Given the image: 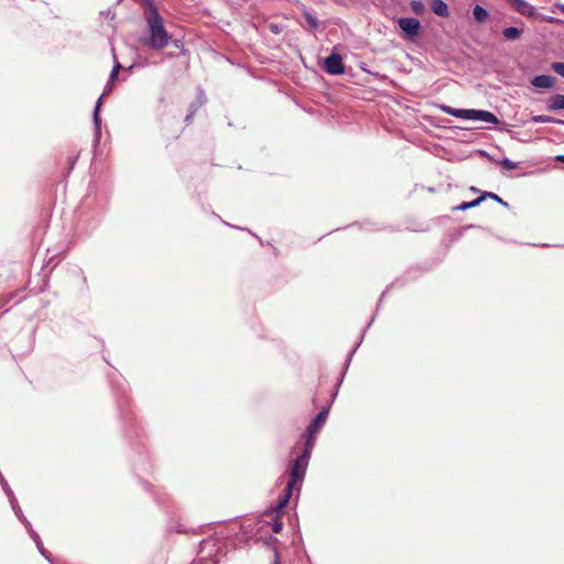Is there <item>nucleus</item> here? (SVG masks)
I'll list each match as a JSON object with an SVG mask.
<instances>
[{"label": "nucleus", "instance_id": "f257e3e1", "mask_svg": "<svg viewBox=\"0 0 564 564\" xmlns=\"http://www.w3.org/2000/svg\"><path fill=\"white\" fill-rule=\"evenodd\" d=\"M307 463L308 460H292L285 473L278 478L279 484L285 482V488L283 489L282 495H280L276 503L271 507V511L274 513V517L270 522L273 533H280L283 529L281 511L286 507L294 491H296L297 495L300 494L306 475Z\"/></svg>", "mask_w": 564, "mask_h": 564}, {"label": "nucleus", "instance_id": "f03ea898", "mask_svg": "<svg viewBox=\"0 0 564 564\" xmlns=\"http://www.w3.org/2000/svg\"><path fill=\"white\" fill-rule=\"evenodd\" d=\"M150 36L144 40V44L154 50H162L169 43V34L164 28L163 20L158 10L151 7L150 14L147 18Z\"/></svg>", "mask_w": 564, "mask_h": 564}, {"label": "nucleus", "instance_id": "7ed1b4c3", "mask_svg": "<svg viewBox=\"0 0 564 564\" xmlns=\"http://www.w3.org/2000/svg\"><path fill=\"white\" fill-rule=\"evenodd\" d=\"M226 555L227 542L223 539L210 536L200 542L197 558L219 564Z\"/></svg>", "mask_w": 564, "mask_h": 564}, {"label": "nucleus", "instance_id": "20e7f679", "mask_svg": "<svg viewBox=\"0 0 564 564\" xmlns=\"http://www.w3.org/2000/svg\"><path fill=\"white\" fill-rule=\"evenodd\" d=\"M444 113L467 120H481L488 123H498V118L490 111L475 109H456L446 105L441 106Z\"/></svg>", "mask_w": 564, "mask_h": 564}, {"label": "nucleus", "instance_id": "39448f33", "mask_svg": "<svg viewBox=\"0 0 564 564\" xmlns=\"http://www.w3.org/2000/svg\"><path fill=\"white\" fill-rule=\"evenodd\" d=\"M328 415V410L323 409L312 421V423L307 427V440L305 443V449L304 452L299 455L296 458H308L311 455V448L314 446V437L315 434L318 433V431L322 429V426L325 424L326 419Z\"/></svg>", "mask_w": 564, "mask_h": 564}, {"label": "nucleus", "instance_id": "423d86ee", "mask_svg": "<svg viewBox=\"0 0 564 564\" xmlns=\"http://www.w3.org/2000/svg\"><path fill=\"white\" fill-rule=\"evenodd\" d=\"M400 29L403 31L405 37L409 40L419 35L421 23L415 18H401L398 20Z\"/></svg>", "mask_w": 564, "mask_h": 564}, {"label": "nucleus", "instance_id": "0eeeda50", "mask_svg": "<svg viewBox=\"0 0 564 564\" xmlns=\"http://www.w3.org/2000/svg\"><path fill=\"white\" fill-rule=\"evenodd\" d=\"M325 70L330 75H340L345 72V66L339 54H332L326 57L324 63Z\"/></svg>", "mask_w": 564, "mask_h": 564}, {"label": "nucleus", "instance_id": "6e6552de", "mask_svg": "<svg viewBox=\"0 0 564 564\" xmlns=\"http://www.w3.org/2000/svg\"><path fill=\"white\" fill-rule=\"evenodd\" d=\"M508 2L521 15L531 18L535 14L534 7L524 0H508Z\"/></svg>", "mask_w": 564, "mask_h": 564}, {"label": "nucleus", "instance_id": "1a4fd4ad", "mask_svg": "<svg viewBox=\"0 0 564 564\" xmlns=\"http://www.w3.org/2000/svg\"><path fill=\"white\" fill-rule=\"evenodd\" d=\"M531 84L538 88H552L555 84V78L550 75L535 76Z\"/></svg>", "mask_w": 564, "mask_h": 564}, {"label": "nucleus", "instance_id": "9d476101", "mask_svg": "<svg viewBox=\"0 0 564 564\" xmlns=\"http://www.w3.org/2000/svg\"><path fill=\"white\" fill-rule=\"evenodd\" d=\"M431 9L438 17L447 18L449 15L448 7L443 0H432Z\"/></svg>", "mask_w": 564, "mask_h": 564}, {"label": "nucleus", "instance_id": "9b49d317", "mask_svg": "<svg viewBox=\"0 0 564 564\" xmlns=\"http://www.w3.org/2000/svg\"><path fill=\"white\" fill-rule=\"evenodd\" d=\"M547 109L552 111L564 109V95L556 94L552 96L547 101Z\"/></svg>", "mask_w": 564, "mask_h": 564}, {"label": "nucleus", "instance_id": "f8f14e48", "mask_svg": "<svg viewBox=\"0 0 564 564\" xmlns=\"http://www.w3.org/2000/svg\"><path fill=\"white\" fill-rule=\"evenodd\" d=\"M522 33H523V30L516 28V26H510L502 31L503 37L507 40H510V41L520 39Z\"/></svg>", "mask_w": 564, "mask_h": 564}, {"label": "nucleus", "instance_id": "ddd939ff", "mask_svg": "<svg viewBox=\"0 0 564 564\" xmlns=\"http://www.w3.org/2000/svg\"><path fill=\"white\" fill-rule=\"evenodd\" d=\"M473 15H474V19L478 22V23H484L487 18H488V12L485 8L480 7V6H476L474 9H473Z\"/></svg>", "mask_w": 564, "mask_h": 564}, {"label": "nucleus", "instance_id": "4468645a", "mask_svg": "<svg viewBox=\"0 0 564 564\" xmlns=\"http://www.w3.org/2000/svg\"><path fill=\"white\" fill-rule=\"evenodd\" d=\"M484 202V197H477L476 199L471 200V202H464L462 203L459 206L455 207L454 209L455 210H467V209H470V208H475L477 206H479L481 203Z\"/></svg>", "mask_w": 564, "mask_h": 564}, {"label": "nucleus", "instance_id": "2eb2a0df", "mask_svg": "<svg viewBox=\"0 0 564 564\" xmlns=\"http://www.w3.org/2000/svg\"><path fill=\"white\" fill-rule=\"evenodd\" d=\"M480 197H484V200H486L487 198H491V199L502 204L503 206L508 205L506 202L502 200V198H500L497 194L491 193V192H482Z\"/></svg>", "mask_w": 564, "mask_h": 564}, {"label": "nucleus", "instance_id": "dca6fc26", "mask_svg": "<svg viewBox=\"0 0 564 564\" xmlns=\"http://www.w3.org/2000/svg\"><path fill=\"white\" fill-rule=\"evenodd\" d=\"M532 120L534 122H539V123H546V122H561L560 120H556L550 116H543V115H539V116H534L532 118Z\"/></svg>", "mask_w": 564, "mask_h": 564}, {"label": "nucleus", "instance_id": "f3484780", "mask_svg": "<svg viewBox=\"0 0 564 564\" xmlns=\"http://www.w3.org/2000/svg\"><path fill=\"white\" fill-rule=\"evenodd\" d=\"M121 69V64L119 62L116 63L113 66L110 77H109V85H111L118 77V73Z\"/></svg>", "mask_w": 564, "mask_h": 564}, {"label": "nucleus", "instance_id": "a211bd4d", "mask_svg": "<svg viewBox=\"0 0 564 564\" xmlns=\"http://www.w3.org/2000/svg\"><path fill=\"white\" fill-rule=\"evenodd\" d=\"M411 8L417 14H421L424 11V4L421 1L413 0L411 2Z\"/></svg>", "mask_w": 564, "mask_h": 564}, {"label": "nucleus", "instance_id": "6ab92c4d", "mask_svg": "<svg viewBox=\"0 0 564 564\" xmlns=\"http://www.w3.org/2000/svg\"><path fill=\"white\" fill-rule=\"evenodd\" d=\"M501 166L506 170H516L518 167V163L510 161L509 159H503L500 162Z\"/></svg>", "mask_w": 564, "mask_h": 564}, {"label": "nucleus", "instance_id": "aec40b11", "mask_svg": "<svg viewBox=\"0 0 564 564\" xmlns=\"http://www.w3.org/2000/svg\"><path fill=\"white\" fill-rule=\"evenodd\" d=\"M552 69L564 77V63L563 62H556L552 64Z\"/></svg>", "mask_w": 564, "mask_h": 564}, {"label": "nucleus", "instance_id": "412c9836", "mask_svg": "<svg viewBox=\"0 0 564 564\" xmlns=\"http://www.w3.org/2000/svg\"><path fill=\"white\" fill-rule=\"evenodd\" d=\"M306 21L310 23L311 26L313 28H317L318 25V22H317V19H315L314 17H312L311 14L306 13Z\"/></svg>", "mask_w": 564, "mask_h": 564}, {"label": "nucleus", "instance_id": "4be33fe9", "mask_svg": "<svg viewBox=\"0 0 564 564\" xmlns=\"http://www.w3.org/2000/svg\"><path fill=\"white\" fill-rule=\"evenodd\" d=\"M191 564H214L213 562H204L199 558H195Z\"/></svg>", "mask_w": 564, "mask_h": 564}, {"label": "nucleus", "instance_id": "5701e85b", "mask_svg": "<svg viewBox=\"0 0 564 564\" xmlns=\"http://www.w3.org/2000/svg\"><path fill=\"white\" fill-rule=\"evenodd\" d=\"M556 161L564 163V155H557L555 158Z\"/></svg>", "mask_w": 564, "mask_h": 564}, {"label": "nucleus", "instance_id": "b1692460", "mask_svg": "<svg viewBox=\"0 0 564 564\" xmlns=\"http://www.w3.org/2000/svg\"><path fill=\"white\" fill-rule=\"evenodd\" d=\"M547 21H550V22H552V23H557V22H560L558 20L553 19V18L547 19Z\"/></svg>", "mask_w": 564, "mask_h": 564}, {"label": "nucleus", "instance_id": "393cba45", "mask_svg": "<svg viewBox=\"0 0 564 564\" xmlns=\"http://www.w3.org/2000/svg\"><path fill=\"white\" fill-rule=\"evenodd\" d=\"M470 191H471V192H478V189H477L475 186H471V187H470Z\"/></svg>", "mask_w": 564, "mask_h": 564}, {"label": "nucleus", "instance_id": "a878e982", "mask_svg": "<svg viewBox=\"0 0 564 564\" xmlns=\"http://www.w3.org/2000/svg\"><path fill=\"white\" fill-rule=\"evenodd\" d=\"M562 11L564 12V6L562 7Z\"/></svg>", "mask_w": 564, "mask_h": 564}]
</instances>
